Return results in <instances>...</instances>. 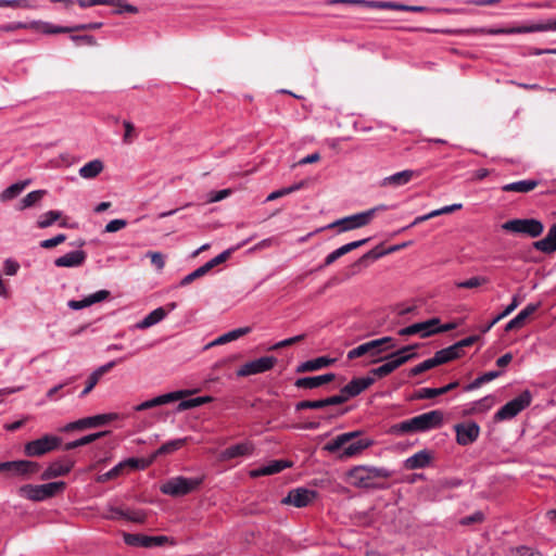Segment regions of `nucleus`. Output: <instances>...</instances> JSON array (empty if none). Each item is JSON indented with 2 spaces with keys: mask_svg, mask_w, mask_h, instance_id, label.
<instances>
[{
  "mask_svg": "<svg viewBox=\"0 0 556 556\" xmlns=\"http://www.w3.org/2000/svg\"><path fill=\"white\" fill-rule=\"evenodd\" d=\"M395 345L392 344L384 349H378V343L375 342V340L368 341L366 343H363L348 352V359L352 361L355 358H358L365 354H370L372 356H377L381 354L384 351L394 349Z\"/></svg>",
  "mask_w": 556,
  "mask_h": 556,
  "instance_id": "nucleus-24",
  "label": "nucleus"
},
{
  "mask_svg": "<svg viewBox=\"0 0 556 556\" xmlns=\"http://www.w3.org/2000/svg\"><path fill=\"white\" fill-rule=\"evenodd\" d=\"M432 453L428 450H421L404 462V467L408 470L421 469L427 467L432 460Z\"/></svg>",
  "mask_w": 556,
  "mask_h": 556,
  "instance_id": "nucleus-34",
  "label": "nucleus"
},
{
  "mask_svg": "<svg viewBox=\"0 0 556 556\" xmlns=\"http://www.w3.org/2000/svg\"><path fill=\"white\" fill-rule=\"evenodd\" d=\"M304 186H305V181H300V182H296V184H294L292 186L275 190V191H273L271 193L268 194V197L266 198V201H274V200L279 199L281 197L288 195V194H290V193H292L294 191H298V190L302 189Z\"/></svg>",
  "mask_w": 556,
  "mask_h": 556,
  "instance_id": "nucleus-50",
  "label": "nucleus"
},
{
  "mask_svg": "<svg viewBox=\"0 0 556 556\" xmlns=\"http://www.w3.org/2000/svg\"><path fill=\"white\" fill-rule=\"evenodd\" d=\"M123 539L129 546L149 547V535L124 532Z\"/></svg>",
  "mask_w": 556,
  "mask_h": 556,
  "instance_id": "nucleus-46",
  "label": "nucleus"
},
{
  "mask_svg": "<svg viewBox=\"0 0 556 556\" xmlns=\"http://www.w3.org/2000/svg\"><path fill=\"white\" fill-rule=\"evenodd\" d=\"M541 306V302L530 303L522 308L513 319L505 325V331H511L523 327L526 320L535 313Z\"/></svg>",
  "mask_w": 556,
  "mask_h": 556,
  "instance_id": "nucleus-26",
  "label": "nucleus"
},
{
  "mask_svg": "<svg viewBox=\"0 0 556 556\" xmlns=\"http://www.w3.org/2000/svg\"><path fill=\"white\" fill-rule=\"evenodd\" d=\"M334 362H336V358H331L328 356H319L317 358L309 359V361L299 364L295 368V372L302 374V372L320 370L323 368L331 366Z\"/></svg>",
  "mask_w": 556,
  "mask_h": 556,
  "instance_id": "nucleus-32",
  "label": "nucleus"
},
{
  "mask_svg": "<svg viewBox=\"0 0 556 556\" xmlns=\"http://www.w3.org/2000/svg\"><path fill=\"white\" fill-rule=\"evenodd\" d=\"M109 433H110V431L105 430V431H100V432L87 434V435H85V437H83V438H80L78 440H75V441H72V442H67L64 445V450L65 451H71V450H74V448H77V447L90 444V443L97 441L98 439L109 434Z\"/></svg>",
  "mask_w": 556,
  "mask_h": 556,
  "instance_id": "nucleus-44",
  "label": "nucleus"
},
{
  "mask_svg": "<svg viewBox=\"0 0 556 556\" xmlns=\"http://www.w3.org/2000/svg\"><path fill=\"white\" fill-rule=\"evenodd\" d=\"M123 358L118 361H111L100 367H98L94 371L90 374V376L87 379L86 388L81 391L79 394V397H85L99 382L100 378L110 371L114 366H116L117 363L122 362Z\"/></svg>",
  "mask_w": 556,
  "mask_h": 556,
  "instance_id": "nucleus-28",
  "label": "nucleus"
},
{
  "mask_svg": "<svg viewBox=\"0 0 556 556\" xmlns=\"http://www.w3.org/2000/svg\"><path fill=\"white\" fill-rule=\"evenodd\" d=\"M66 483L64 481L49 482L45 484H25L18 489L22 497L33 502H42L55 496L64 491Z\"/></svg>",
  "mask_w": 556,
  "mask_h": 556,
  "instance_id": "nucleus-6",
  "label": "nucleus"
},
{
  "mask_svg": "<svg viewBox=\"0 0 556 556\" xmlns=\"http://www.w3.org/2000/svg\"><path fill=\"white\" fill-rule=\"evenodd\" d=\"M168 314L164 307H157L150 312L142 320L136 324L137 329H148L162 321Z\"/></svg>",
  "mask_w": 556,
  "mask_h": 556,
  "instance_id": "nucleus-37",
  "label": "nucleus"
},
{
  "mask_svg": "<svg viewBox=\"0 0 556 556\" xmlns=\"http://www.w3.org/2000/svg\"><path fill=\"white\" fill-rule=\"evenodd\" d=\"M187 439L184 438V439H175V440H170L164 444H162L154 453L153 455V458L159 456V455H164V454H170L177 450H179L185 443H186Z\"/></svg>",
  "mask_w": 556,
  "mask_h": 556,
  "instance_id": "nucleus-47",
  "label": "nucleus"
},
{
  "mask_svg": "<svg viewBox=\"0 0 556 556\" xmlns=\"http://www.w3.org/2000/svg\"><path fill=\"white\" fill-rule=\"evenodd\" d=\"M207 273H208V270L205 268V266L203 264L202 266H200L199 268H197L192 273H190L187 276H185L180 280L179 287H186V286L190 285L191 282H193L195 279L203 277Z\"/></svg>",
  "mask_w": 556,
  "mask_h": 556,
  "instance_id": "nucleus-57",
  "label": "nucleus"
},
{
  "mask_svg": "<svg viewBox=\"0 0 556 556\" xmlns=\"http://www.w3.org/2000/svg\"><path fill=\"white\" fill-rule=\"evenodd\" d=\"M532 401V394L529 390L522 391L518 396L503 405L494 415L496 421L508 420L516 417L526 409Z\"/></svg>",
  "mask_w": 556,
  "mask_h": 556,
  "instance_id": "nucleus-9",
  "label": "nucleus"
},
{
  "mask_svg": "<svg viewBox=\"0 0 556 556\" xmlns=\"http://www.w3.org/2000/svg\"><path fill=\"white\" fill-rule=\"evenodd\" d=\"M439 362L438 359L435 358V356L431 357V358H428L424 362H421L420 364L416 365L415 367L410 368L409 370V376L414 377V376H418L427 370H430L437 366H439Z\"/></svg>",
  "mask_w": 556,
  "mask_h": 556,
  "instance_id": "nucleus-52",
  "label": "nucleus"
},
{
  "mask_svg": "<svg viewBox=\"0 0 556 556\" xmlns=\"http://www.w3.org/2000/svg\"><path fill=\"white\" fill-rule=\"evenodd\" d=\"M76 380V377H71L68 379H66L65 381L54 386L53 388L49 389L47 394H46V397L50 401H54L56 400L55 395L61 391V390H64L65 388L70 387L72 383H74Z\"/></svg>",
  "mask_w": 556,
  "mask_h": 556,
  "instance_id": "nucleus-59",
  "label": "nucleus"
},
{
  "mask_svg": "<svg viewBox=\"0 0 556 556\" xmlns=\"http://www.w3.org/2000/svg\"><path fill=\"white\" fill-rule=\"evenodd\" d=\"M334 3H357L363 4L371 9H390V10H396V11H407V12H415V13H424V12H443V13H457L459 10L456 9H448V8H442V9H432L429 7L424 5H408V4H402L397 2L392 1H366V0H334Z\"/></svg>",
  "mask_w": 556,
  "mask_h": 556,
  "instance_id": "nucleus-5",
  "label": "nucleus"
},
{
  "mask_svg": "<svg viewBox=\"0 0 556 556\" xmlns=\"http://www.w3.org/2000/svg\"><path fill=\"white\" fill-rule=\"evenodd\" d=\"M371 213H356L341 219H338L327 226V228L339 227V232H344L367 226L370 223Z\"/></svg>",
  "mask_w": 556,
  "mask_h": 556,
  "instance_id": "nucleus-14",
  "label": "nucleus"
},
{
  "mask_svg": "<svg viewBox=\"0 0 556 556\" xmlns=\"http://www.w3.org/2000/svg\"><path fill=\"white\" fill-rule=\"evenodd\" d=\"M122 472H123V464L118 463L109 471L99 475L96 480L99 483H104V482H108L109 480H113V479L119 477L122 475Z\"/></svg>",
  "mask_w": 556,
  "mask_h": 556,
  "instance_id": "nucleus-56",
  "label": "nucleus"
},
{
  "mask_svg": "<svg viewBox=\"0 0 556 556\" xmlns=\"http://www.w3.org/2000/svg\"><path fill=\"white\" fill-rule=\"evenodd\" d=\"M533 247L547 254L556 252V224L552 225L545 238L533 242Z\"/></svg>",
  "mask_w": 556,
  "mask_h": 556,
  "instance_id": "nucleus-36",
  "label": "nucleus"
},
{
  "mask_svg": "<svg viewBox=\"0 0 556 556\" xmlns=\"http://www.w3.org/2000/svg\"><path fill=\"white\" fill-rule=\"evenodd\" d=\"M444 414L440 409L430 410L413 418L403 420L391 426L389 432L394 435H403L406 433L427 432L438 429L443 425Z\"/></svg>",
  "mask_w": 556,
  "mask_h": 556,
  "instance_id": "nucleus-2",
  "label": "nucleus"
},
{
  "mask_svg": "<svg viewBox=\"0 0 556 556\" xmlns=\"http://www.w3.org/2000/svg\"><path fill=\"white\" fill-rule=\"evenodd\" d=\"M30 184V180L29 179H26V180H23V181H17L15 184H12L11 186H9L8 188H5L1 193H0V201L2 202H5V201H10V200H13L14 198H16L18 194H21L23 192V190Z\"/></svg>",
  "mask_w": 556,
  "mask_h": 556,
  "instance_id": "nucleus-43",
  "label": "nucleus"
},
{
  "mask_svg": "<svg viewBox=\"0 0 556 556\" xmlns=\"http://www.w3.org/2000/svg\"><path fill=\"white\" fill-rule=\"evenodd\" d=\"M87 254L83 250L68 252L54 260L56 267H78L85 263Z\"/></svg>",
  "mask_w": 556,
  "mask_h": 556,
  "instance_id": "nucleus-30",
  "label": "nucleus"
},
{
  "mask_svg": "<svg viewBox=\"0 0 556 556\" xmlns=\"http://www.w3.org/2000/svg\"><path fill=\"white\" fill-rule=\"evenodd\" d=\"M502 229L529 236L530 238H538L544 231L542 222L535 218H515L502 224Z\"/></svg>",
  "mask_w": 556,
  "mask_h": 556,
  "instance_id": "nucleus-8",
  "label": "nucleus"
},
{
  "mask_svg": "<svg viewBox=\"0 0 556 556\" xmlns=\"http://www.w3.org/2000/svg\"><path fill=\"white\" fill-rule=\"evenodd\" d=\"M203 483L202 477L187 478L177 476L165 481L161 486L160 491L163 494L180 497L195 491Z\"/></svg>",
  "mask_w": 556,
  "mask_h": 556,
  "instance_id": "nucleus-7",
  "label": "nucleus"
},
{
  "mask_svg": "<svg viewBox=\"0 0 556 556\" xmlns=\"http://www.w3.org/2000/svg\"><path fill=\"white\" fill-rule=\"evenodd\" d=\"M459 386L457 380L450 382L448 384L441 388H421L417 390L414 394V399L416 400H429L439 395H443Z\"/></svg>",
  "mask_w": 556,
  "mask_h": 556,
  "instance_id": "nucleus-33",
  "label": "nucleus"
},
{
  "mask_svg": "<svg viewBox=\"0 0 556 556\" xmlns=\"http://www.w3.org/2000/svg\"><path fill=\"white\" fill-rule=\"evenodd\" d=\"M104 168L101 160H92L79 168L80 177L85 179L96 178Z\"/></svg>",
  "mask_w": 556,
  "mask_h": 556,
  "instance_id": "nucleus-41",
  "label": "nucleus"
},
{
  "mask_svg": "<svg viewBox=\"0 0 556 556\" xmlns=\"http://www.w3.org/2000/svg\"><path fill=\"white\" fill-rule=\"evenodd\" d=\"M316 497L317 492L315 490L295 488L288 492L287 496L281 500V504L302 508L308 506Z\"/></svg>",
  "mask_w": 556,
  "mask_h": 556,
  "instance_id": "nucleus-13",
  "label": "nucleus"
},
{
  "mask_svg": "<svg viewBox=\"0 0 556 556\" xmlns=\"http://www.w3.org/2000/svg\"><path fill=\"white\" fill-rule=\"evenodd\" d=\"M47 193L46 190H35L26 194L21 201V210L28 208L38 203L43 195Z\"/></svg>",
  "mask_w": 556,
  "mask_h": 556,
  "instance_id": "nucleus-51",
  "label": "nucleus"
},
{
  "mask_svg": "<svg viewBox=\"0 0 556 556\" xmlns=\"http://www.w3.org/2000/svg\"><path fill=\"white\" fill-rule=\"evenodd\" d=\"M117 418V414H101L96 416H90L86 418L78 419L76 421L70 422L64 427V431H73V430H84L88 428H96L108 424L111 420Z\"/></svg>",
  "mask_w": 556,
  "mask_h": 556,
  "instance_id": "nucleus-15",
  "label": "nucleus"
},
{
  "mask_svg": "<svg viewBox=\"0 0 556 556\" xmlns=\"http://www.w3.org/2000/svg\"><path fill=\"white\" fill-rule=\"evenodd\" d=\"M489 282V279L483 276H475L464 281H457L455 286L459 289H473Z\"/></svg>",
  "mask_w": 556,
  "mask_h": 556,
  "instance_id": "nucleus-53",
  "label": "nucleus"
},
{
  "mask_svg": "<svg viewBox=\"0 0 556 556\" xmlns=\"http://www.w3.org/2000/svg\"><path fill=\"white\" fill-rule=\"evenodd\" d=\"M212 401L211 396H198L189 400H182L177 406L178 412L187 410L190 408L199 407Z\"/></svg>",
  "mask_w": 556,
  "mask_h": 556,
  "instance_id": "nucleus-49",
  "label": "nucleus"
},
{
  "mask_svg": "<svg viewBox=\"0 0 556 556\" xmlns=\"http://www.w3.org/2000/svg\"><path fill=\"white\" fill-rule=\"evenodd\" d=\"M292 466L291 462L285 459H275L269 462L267 465H264L257 469L251 471V477H261V476H270L278 472H281L283 469Z\"/></svg>",
  "mask_w": 556,
  "mask_h": 556,
  "instance_id": "nucleus-31",
  "label": "nucleus"
},
{
  "mask_svg": "<svg viewBox=\"0 0 556 556\" xmlns=\"http://www.w3.org/2000/svg\"><path fill=\"white\" fill-rule=\"evenodd\" d=\"M420 176L419 170L405 169L395 174H392L388 177H384L381 181V186H393L401 187L407 185L413 178H417Z\"/></svg>",
  "mask_w": 556,
  "mask_h": 556,
  "instance_id": "nucleus-27",
  "label": "nucleus"
},
{
  "mask_svg": "<svg viewBox=\"0 0 556 556\" xmlns=\"http://www.w3.org/2000/svg\"><path fill=\"white\" fill-rule=\"evenodd\" d=\"M417 346H418L417 344L406 345V346H403L400 350L389 354L386 357H380V358L372 361V363H378L382 359H387L388 362L382 364L379 367L372 368L370 370V374H372L374 376H377L379 378L388 376L389 374L393 372L395 369H397L400 366H402L406 362L410 361L412 358L417 357V353L408 354V352L415 350Z\"/></svg>",
  "mask_w": 556,
  "mask_h": 556,
  "instance_id": "nucleus-4",
  "label": "nucleus"
},
{
  "mask_svg": "<svg viewBox=\"0 0 556 556\" xmlns=\"http://www.w3.org/2000/svg\"><path fill=\"white\" fill-rule=\"evenodd\" d=\"M336 379V374L327 372L320 376L314 377H302L298 378L294 382V386L298 389H317L323 384L329 383Z\"/></svg>",
  "mask_w": 556,
  "mask_h": 556,
  "instance_id": "nucleus-23",
  "label": "nucleus"
},
{
  "mask_svg": "<svg viewBox=\"0 0 556 556\" xmlns=\"http://www.w3.org/2000/svg\"><path fill=\"white\" fill-rule=\"evenodd\" d=\"M519 304H520V301H519L518 295H514L513 299H511L510 304H508L502 313H497V316H495L489 324H486L485 326L481 327V329H480L481 332L482 333H486L488 331H490V329L496 323H498L501 319H503L506 316H508L509 314H511L519 306Z\"/></svg>",
  "mask_w": 556,
  "mask_h": 556,
  "instance_id": "nucleus-40",
  "label": "nucleus"
},
{
  "mask_svg": "<svg viewBox=\"0 0 556 556\" xmlns=\"http://www.w3.org/2000/svg\"><path fill=\"white\" fill-rule=\"evenodd\" d=\"M39 464L30 460H14L0 463V471H11L18 476H27L38 472Z\"/></svg>",
  "mask_w": 556,
  "mask_h": 556,
  "instance_id": "nucleus-19",
  "label": "nucleus"
},
{
  "mask_svg": "<svg viewBox=\"0 0 556 556\" xmlns=\"http://www.w3.org/2000/svg\"><path fill=\"white\" fill-rule=\"evenodd\" d=\"M277 363L275 356H263L243 364L238 370V377H247L268 371L274 368Z\"/></svg>",
  "mask_w": 556,
  "mask_h": 556,
  "instance_id": "nucleus-12",
  "label": "nucleus"
},
{
  "mask_svg": "<svg viewBox=\"0 0 556 556\" xmlns=\"http://www.w3.org/2000/svg\"><path fill=\"white\" fill-rule=\"evenodd\" d=\"M71 40L77 45L96 46L97 39L91 35H71Z\"/></svg>",
  "mask_w": 556,
  "mask_h": 556,
  "instance_id": "nucleus-63",
  "label": "nucleus"
},
{
  "mask_svg": "<svg viewBox=\"0 0 556 556\" xmlns=\"http://www.w3.org/2000/svg\"><path fill=\"white\" fill-rule=\"evenodd\" d=\"M61 443V438L47 434L37 440L27 442L24 451L28 457H38L56 450Z\"/></svg>",
  "mask_w": 556,
  "mask_h": 556,
  "instance_id": "nucleus-10",
  "label": "nucleus"
},
{
  "mask_svg": "<svg viewBox=\"0 0 556 556\" xmlns=\"http://www.w3.org/2000/svg\"><path fill=\"white\" fill-rule=\"evenodd\" d=\"M151 462H152V459L146 460V459L130 457V458L125 459L124 462H121L119 464H123V469L126 466H128L132 469H144L146 467H148L151 464Z\"/></svg>",
  "mask_w": 556,
  "mask_h": 556,
  "instance_id": "nucleus-60",
  "label": "nucleus"
},
{
  "mask_svg": "<svg viewBox=\"0 0 556 556\" xmlns=\"http://www.w3.org/2000/svg\"><path fill=\"white\" fill-rule=\"evenodd\" d=\"M538 185V180L526 179L504 185L502 187V190L505 192L527 193L532 191Z\"/></svg>",
  "mask_w": 556,
  "mask_h": 556,
  "instance_id": "nucleus-38",
  "label": "nucleus"
},
{
  "mask_svg": "<svg viewBox=\"0 0 556 556\" xmlns=\"http://www.w3.org/2000/svg\"><path fill=\"white\" fill-rule=\"evenodd\" d=\"M386 255V252H382L380 247H376L361 256L354 264V267H367L371 262L382 257Z\"/></svg>",
  "mask_w": 556,
  "mask_h": 556,
  "instance_id": "nucleus-45",
  "label": "nucleus"
},
{
  "mask_svg": "<svg viewBox=\"0 0 556 556\" xmlns=\"http://www.w3.org/2000/svg\"><path fill=\"white\" fill-rule=\"evenodd\" d=\"M255 446L251 441H244L231 445L219 453L222 462H228L239 457H249L253 454Z\"/></svg>",
  "mask_w": 556,
  "mask_h": 556,
  "instance_id": "nucleus-18",
  "label": "nucleus"
},
{
  "mask_svg": "<svg viewBox=\"0 0 556 556\" xmlns=\"http://www.w3.org/2000/svg\"><path fill=\"white\" fill-rule=\"evenodd\" d=\"M106 5L116 7V9L113 11L114 14H123V13L136 14L139 11L137 7L127 3L126 0H119L115 3H108Z\"/></svg>",
  "mask_w": 556,
  "mask_h": 556,
  "instance_id": "nucleus-58",
  "label": "nucleus"
},
{
  "mask_svg": "<svg viewBox=\"0 0 556 556\" xmlns=\"http://www.w3.org/2000/svg\"><path fill=\"white\" fill-rule=\"evenodd\" d=\"M103 26L102 22H92L87 24H78L75 26H64V34H71L81 30H96Z\"/></svg>",
  "mask_w": 556,
  "mask_h": 556,
  "instance_id": "nucleus-55",
  "label": "nucleus"
},
{
  "mask_svg": "<svg viewBox=\"0 0 556 556\" xmlns=\"http://www.w3.org/2000/svg\"><path fill=\"white\" fill-rule=\"evenodd\" d=\"M251 331H252L251 327H241V328L233 329L231 331H228V332L219 336L218 338H216L215 340H213L212 342L206 344L204 349L207 350L212 346L222 345V344H226L228 342L238 340L239 338L250 333Z\"/></svg>",
  "mask_w": 556,
  "mask_h": 556,
  "instance_id": "nucleus-35",
  "label": "nucleus"
},
{
  "mask_svg": "<svg viewBox=\"0 0 556 556\" xmlns=\"http://www.w3.org/2000/svg\"><path fill=\"white\" fill-rule=\"evenodd\" d=\"M439 324L440 319L438 317H433L426 321L416 323L405 328H402L399 330V334L403 337L419 334L421 338H428L434 334L433 327Z\"/></svg>",
  "mask_w": 556,
  "mask_h": 556,
  "instance_id": "nucleus-17",
  "label": "nucleus"
},
{
  "mask_svg": "<svg viewBox=\"0 0 556 556\" xmlns=\"http://www.w3.org/2000/svg\"><path fill=\"white\" fill-rule=\"evenodd\" d=\"M27 28L41 31L42 34L46 35L64 34V26H56L49 22L33 21L30 23H27Z\"/></svg>",
  "mask_w": 556,
  "mask_h": 556,
  "instance_id": "nucleus-42",
  "label": "nucleus"
},
{
  "mask_svg": "<svg viewBox=\"0 0 556 556\" xmlns=\"http://www.w3.org/2000/svg\"><path fill=\"white\" fill-rule=\"evenodd\" d=\"M556 30V18L548 20L545 23H535L531 25H522L508 28H490L485 33L490 35H511V34H528L536 31Z\"/></svg>",
  "mask_w": 556,
  "mask_h": 556,
  "instance_id": "nucleus-11",
  "label": "nucleus"
},
{
  "mask_svg": "<svg viewBox=\"0 0 556 556\" xmlns=\"http://www.w3.org/2000/svg\"><path fill=\"white\" fill-rule=\"evenodd\" d=\"M185 394H186L185 391H175V392L162 394V395L155 396L151 400H148V401H144V402L138 404L137 406H135V410L142 412V410L154 408V407H157L161 405H165V404H168V403H172V402L182 399L185 396Z\"/></svg>",
  "mask_w": 556,
  "mask_h": 556,
  "instance_id": "nucleus-20",
  "label": "nucleus"
},
{
  "mask_svg": "<svg viewBox=\"0 0 556 556\" xmlns=\"http://www.w3.org/2000/svg\"><path fill=\"white\" fill-rule=\"evenodd\" d=\"M74 467V462L67 458L55 460L51 463L46 470L43 471L41 478L43 480H49L52 478L65 476Z\"/></svg>",
  "mask_w": 556,
  "mask_h": 556,
  "instance_id": "nucleus-25",
  "label": "nucleus"
},
{
  "mask_svg": "<svg viewBox=\"0 0 556 556\" xmlns=\"http://www.w3.org/2000/svg\"><path fill=\"white\" fill-rule=\"evenodd\" d=\"M124 519L129 520L131 522H136V523H144L147 520V514L141 509H135V510L127 509L126 516Z\"/></svg>",
  "mask_w": 556,
  "mask_h": 556,
  "instance_id": "nucleus-62",
  "label": "nucleus"
},
{
  "mask_svg": "<svg viewBox=\"0 0 556 556\" xmlns=\"http://www.w3.org/2000/svg\"><path fill=\"white\" fill-rule=\"evenodd\" d=\"M362 431L344 432L324 445V451L338 454L340 459H346L361 454L374 444L369 438H359Z\"/></svg>",
  "mask_w": 556,
  "mask_h": 556,
  "instance_id": "nucleus-1",
  "label": "nucleus"
},
{
  "mask_svg": "<svg viewBox=\"0 0 556 556\" xmlns=\"http://www.w3.org/2000/svg\"><path fill=\"white\" fill-rule=\"evenodd\" d=\"M324 408L323 399L321 400H315V401H301L295 404V410L300 412L303 409H320Z\"/></svg>",
  "mask_w": 556,
  "mask_h": 556,
  "instance_id": "nucleus-61",
  "label": "nucleus"
},
{
  "mask_svg": "<svg viewBox=\"0 0 556 556\" xmlns=\"http://www.w3.org/2000/svg\"><path fill=\"white\" fill-rule=\"evenodd\" d=\"M61 217L60 211H48L37 222L39 228H48Z\"/></svg>",
  "mask_w": 556,
  "mask_h": 556,
  "instance_id": "nucleus-54",
  "label": "nucleus"
},
{
  "mask_svg": "<svg viewBox=\"0 0 556 556\" xmlns=\"http://www.w3.org/2000/svg\"><path fill=\"white\" fill-rule=\"evenodd\" d=\"M147 256L151 258V263L157 270H162L165 266V256L161 252L149 251Z\"/></svg>",
  "mask_w": 556,
  "mask_h": 556,
  "instance_id": "nucleus-64",
  "label": "nucleus"
},
{
  "mask_svg": "<svg viewBox=\"0 0 556 556\" xmlns=\"http://www.w3.org/2000/svg\"><path fill=\"white\" fill-rule=\"evenodd\" d=\"M462 355L463 352L462 350H459L456 343L445 349L439 350L434 353V356L440 365L459 358Z\"/></svg>",
  "mask_w": 556,
  "mask_h": 556,
  "instance_id": "nucleus-39",
  "label": "nucleus"
},
{
  "mask_svg": "<svg viewBox=\"0 0 556 556\" xmlns=\"http://www.w3.org/2000/svg\"><path fill=\"white\" fill-rule=\"evenodd\" d=\"M369 240H370V238H364V239H361V240L349 242V243L338 248L337 250L332 251L331 253H329L326 256V258L324 261V264L320 265L318 267V269H323L324 267H327V266L331 265L332 263H334L341 256L348 254L349 252H351V251H353V250H355V249H357L359 247H363Z\"/></svg>",
  "mask_w": 556,
  "mask_h": 556,
  "instance_id": "nucleus-22",
  "label": "nucleus"
},
{
  "mask_svg": "<svg viewBox=\"0 0 556 556\" xmlns=\"http://www.w3.org/2000/svg\"><path fill=\"white\" fill-rule=\"evenodd\" d=\"M374 382L375 379L371 377L353 378L341 390L342 393L346 396V400L349 401L350 399L359 395L362 392L368 389Z\"/></svg>",
  "mask_w": 556,
  "mask_h": 556,
  "instance_id": "nucleus-21",
  "label": "nucleus"
},
{
  "mask_svg": "<svg viewBox=\"0 0 556 556\" xmlns=\"http://www.w3.org/2000/svg\"><path fill=\"white\" fill-rule=\"evenodd\" d=\"M348 476L353 485L364 489H381L382 484L376 479H388L391 471L383 467L355 466L349 470Z\"/></svg>",
  "mask_w": 556,
  "mask_h": 556,
  "instance_id": "nucleus-3",
  "label": "nucleus"
},
{
  "mask_svg": "<svg viewBox=\"0 0 556 556\" xmlns=\"http://www.w3.org/2000/svg\"><path fill=\"white\" fill-rule=\"evenodd\" d=\"M249 240H245L243 241L242 243L238 244L236 248H231V249H228V250H225L224 252H222L220 254H218L217 256L213 257L212 260H210L208 262H206L204 264L205 268L210 271L212 268H214L215 266L224 263L225 261H227L229 258V256L231 255V253L241 248L242 245H244Z\"/></svg>",
  "mask_w": 556,
  "mask_h": 556,
  "instance_id": "nucleus-48",
  "label": "nucleus"
},
{
  "mask_svg": "<svg viewBox=\"0 0 556 556\" xmlns=\"http://www.w3.org/2000/svg\"><path fill=\"white\" fill-rule=\"evenodd\" d=\"M454 430L456 432V442L463 446L472 444L480 434V427L476 421L456 424Z\"/></svg>",
  "mask_w": 556,
  "mask_h": 556,
  "instance_id": "nucleus-16",
  "label": "nucleus"
},
{
  "mask_svg": "<svg viewBox=\"0 0 556 556\" xmlns=\"http://www.w3.org/2000/svg\"><path fill=\"white\" fill-rule=\"evenodd\" d=\"M110 292L108 290H99L92 294H89L83 300H71L67 305L70 308L78 311L85 307L91 306L92 304L102 302L109 299Z\"/></svg>",
  "mask_w": 556,
  "mask_h": 556,
  "instance_id": "nucleus-29",
  "label": "nucleus"
}]
</instances>
